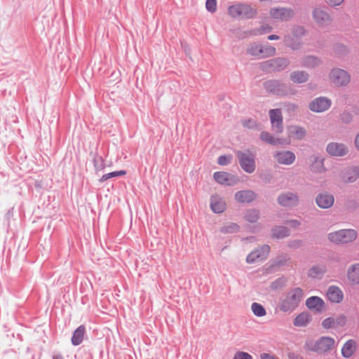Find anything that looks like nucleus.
<instances>
[{
  "label": "nucleus",
  "mask_w": 359,
  "mask_h": 359,
  "mask_svg": "<svg viewBox=\"0 0 359 359\" xmlns=\"http://www.w3.org/2000/svg\"><path fill=\"white\" fill-rule=\"evenodd\" d=\"M228 13L233 18L248 20L255 18L257 10L248 4L238 3L229 6Z\"/></svg>",
  "instance_id": "obj_3"
},
{
  "label": "nucleus",
  "mask_w": 359,
  "mask_h": 359,
  "mask_svg": "<svg viewBox=\"0 0 359 359\" xmlns=\"http://www.w3.org/2000/svg\"><path fill=\"white\" fill-rule=\"evenodd\" d=\"M260 140L262 142H264L271 145H278L283 144V140L279 138H275L269 132L262 131L260 133Z\"/></svg>",
  "instance_id": "obj_31"
},
{
  "label": "nucleus",
  "mask_w": 359,
  "mask_h": 359,
  "mask_svg": "<svg viewBox=\"0 0 359 359\" xmlns=\"http://www.w3.org/2000/svg\"><path fill=\"white\" fill-rule=\"evenodd\" d=\"M226 207L224 200L218 196H212L210 198V208L212 211L217 214L222 213L225 211Z\"/></svg>",
  "instance_id": "obj_19"
},
{
  "label": "nucleus",
  "mask_w": 359,
  "mask_h": 359,
  "mask_svg": "<svg viewBox=\"0 0 359 359\" xmlns=\"http://www.w3.org/2000/svg\"><path fill=\"white\" fill-rule=\"evenodd\" d=\"M262 46L259 44H252L247 50L248 54L252 56H259L262 54Z\"/></svg>",
  "instance_id": "obj_42"
},
{
  "label": "nucleus",
  "mask_w": 359,
  "mask_h": 359,
  "mask_svg": "<svg viewBox=\"0 0 359 359\" xmlns=\"http://www.w3.org/2000/svg\"><path fill=\"white\" fill-rule=\"evenodd\" d=\"M255 192L250 190L239 191L235 194L236 201L241 203H250L255 199Z\"/></svg>",
  "instance_id": "obj_21"
},
{
  "label": "nucleus",
  "mask_w": 359,
  "mask_h": 359,
  "mask_svg": "<svg viewBox=\"0 0 359 359\" xmlns=\"http://www.w3.org/2000/svg\"><path fill=\"white\" fill-rule=\"evenodd\" d=\"M311 321V316L308 312H302L293 320L296 327H305Z\"/></svg>",
  "instance_id": "obj_26"
},
{
  "label": "nucleus",
  "mask_w": 359,
  "mask_h": 359,
  "mask_svg": "<svg viewBox=\"0 0 359 359\" xmlns=\"http://www.w3.org/2000/svg\"><path fill=\"white\" fill-rule=\"evenodd\" d=\"M286 224L290 225L292 228H297L300 226L301 222L297 219H290L287 221Z\"/></svg>",
  "instance_id": "obj_55"
},
{
  "label": "nucleus",
  "mask_w": 359,
  "mask_h": 359,
  "mask_svg": "<svg viewBox=\"0 0 359 359\" xmlns=\"http://www.w3.org/2000/svg\"><path fill=\"white\" fill-rule=\"evenodd\" d=\"M233 359H253L252 356L248 353L244 351H238L234 355Z\"/></svg>",
  "instance_id": "obj_50"
},
{
  "label": "nucleus",
  "mask_w": 359,
  "mask_h": 359,
  "mask_svg": "<svg viewBox=\"0 0 359 359\" xmlns=\"http://www.w3.org/2000/svg\"><path fill=\"white\" fill-rule=\"evenodd\" d=\"M272 18L280 21H288L294 15V10L290 8H272L269 11Z\"/></svg>",
  "instance_id": "obj_13"
},
{
  "label": "nucleus",
  "mask_w": 359,
  "mask_h": 359,
  "mask_svg": "<svg viewBox=\"0 0 359 359\" xmlns=\"http://www.w3.org/2000/svg\"><path fill=\"white\" fill-rule=\"evenodd\" d=\"M243 126L249 129H254L257 128V124L255 120L249 118L243 121Z\"/></svg>",
  "instance_id": "obj_51"
},
{
  "label": "nucleus",
  "mask_w": 359,
  "mask_h": 359,
  "mask_svg": "<svg viewBox=\"0 0 359 359\" xmlns=\"http://www.w3.org/2000/svg\"><path fill=\"white\" fill-rule=\"evenodd\" d=\"M322 326L325 329L334 328V318L332 317L327 318L322 321Z\"/></svg>",
  "instance_id": "obj_46"
},
{
  "label": "nucleus",
  "mask_w": 359,
  "mask_h": 359,
  "mask_svg": "<svg viewBox=\"0 0 359 359\" xmlns=\"http://www.w3.org/2000/svg\"><path fill=\"white\" fill-rule=\"evenodd\" d=\"M273 157L278 163L286 165L292 164L296 158L294 153L291 151H276Z\"/></svg>",
  "instance_id": "obj_15"
},
{
  "label": "nucleus",
  "mask_w": 359,
  "mask_h": 359,
  "mask_svg": "<svg viewBox=\"0 0 359 359\" xmlns=\"http://www.w3.org/2000/svg\"><path fill=\"white\" fill-rule=\"evenodd\" d=\"M327 271V267L324 264H320L312 266L309 272L308 276L312 278H320Z\"/></svg>",
  "instance_id": "obj_30"
},
{
  "label": "nucleus",
  "mask_w": 359,
  "mask_h": 359,
  "mask_svg": "<svg viewBox=\"0 0 359 359\" xmlns=\"http://www.w3.org/2000/svg\"><path fill=\"white\" fill-rule=\"evenodd\" d=\"M93 165L96 171L102 170L105 168L104 161L103 158L99 155H95L94 156Z\"/></svg>",
  "instance_id": "obj_40"
},
{
  "label": "nucleus",
  "mask_w": 359,
  "mask_h": 359,
  "mask_svg": "<svg viewBox=\"0 0 359 359\" xmlns=\"http://www.w3.org/2000/svg\"><path fill=\"white\" fill-rule=\"evenodd\" d=\"M53 359H64L63 356L61 354H57L53 355Z\"/></svg>",
  "instance_id": "obj_63"
},
{
  "label": "nucleus",
  "mask_w": 359,
  "mask_h": 359,
  "mask_svg": "<svg viewBox=\"0 0 359 359\" xmlns=\"http://www.w3.org/2000/svg\"><path fill=\"white\" fill-rule=\"evenodd\" d=\"M288 358L289 359H304L303 356L296 354L294 353H289Z\"/></svg>",
  "instance_id": "obj_57"
},
{
  "label": "nucleus",
  "mask_w": 359,
  "mask_h": 359,
  "mask_svg": "<svg viewBox=\"0 0 359 359\" xmlns=\"http://www.w3.org/2000/svg\"><path fill=\"white\" fill-rule=\"evenodd\" d=\"M306 29L303 26L297 25L292 29V36L297 39H300L306 34Z\"/></svg>",
  "instance_id": "obj_41"
},
{
  "label": "nucleus",
  "mask_w": 359,
  "mask_h": 359,
  "mask_svg": "<svg viewBox=\"0 0 359 359\" xmlns=\"http://www.w3.org/2000/svg\"><path fill=\"white\" fill-rule=\"evenodd\" d=\"M236 155L240 166L245 172L250 174L255 170V156L250 150L237 151Z\"/></svg>",
  "instance_id": "obj_6"
},
{
  "label": "nucleus",
  "mask_w": 359,
  "mask_h": 359,
  "mask_svg": "<svg viewBox=\"0 0 359 359\" xmlns=\"http://www.w3.org/2000/svg\"><path fill=\"white\" fill-rule=\"evenodd\" d=\"M303 242L301 240H293L288 243V247L291 248H299L302 246Z\"/></svg>",
  "instance_id": "obj_53"
},
{
  "label": "nucleus",
  "mask_w": 359,
  "mask_h": 359,
  "mask_svg": "<svg viewBox=\"0 0 359 359\" xmlns=\"http://www.w3.org/2000/svg\"><path fill=\"white\" fill-rule=\"evenodd\" d=\"M270 252V247L269 245H263L257 249L252 251L246 257V262L252 264L257 261L265 260Z\"/></svg>",
  "instance_id": "obj_11"
},
{
  "label": "nucleus",
  "mask_w": 359,
  "mask_h": 359,
  "mask_svg": "<svg viewBox=\"0 0 359 359\" xmlns=\"http://www.w3.org/2000/svg\"><path fill=\"white\" fill-rule=\"evenodd\" d=\"M266 91L271 95L285 97L296 94V90L290 84L283 83L278 79H271L263 83Z\"/></svg>",
  "instance_id": "obj_2"
},
{
  "label": "nucleus",
  "mask_w": 359,
  "mask_h": 359,
  "mask_svg": "<svg viewBox=\"0 0 359 359\" xmlns=\"http://www.w3.org/2000/svg\"><path fill=\"white\" fill-rule=\"evenodd\" d=\"M213 177L215 180L220 184L224 185H231V178L232 175L228 172H215L213 175Z\"/></svg>",
  "instance_id": "obj_27"
},
{
  "label": "nucleus",
  "mask_w": 359,
  "mask_h": 359,
  "mask_svg": "<svg viewBox=\"0 0 359 359\" xmlns=\"http://www.w3.org/2000/svg\"><path fill=\"white\" fill-rule=\"evenodd\" d=\"M334 51L339 57L344 56L348 53V48L345 45L337 43L334 47Z\"/></svg>",
  "instance_id": "obj_43"
},
{
  "label": "nucleus",
  "mask_w": 359,
  "mask_h": 359,
  "mask_svg": "<svg viewBox=\"0 0 359 359\" xmlns=\"http://www.w3.org/2000/svg\"><path fill=\"white\" fill-rule=\"evenodd\" d=\"M240 226L235 222H226L220 228V232L224 234L234 233L238 232Z\"/></svg>",
  "instance_id": "obj_35"
},
{
  "label": "nucleus",
  "mask_w": 359,
  "mask_h": 359,
  "mask_svg": "<svg viewBox=\"0 0 359 359\" xmlns=\"http://www.w3.org/2000/svg\"><path fill=\"white\" fill-rule=\"evenodd\" d=\"M313 161L311 164V170L313 172L321 173L325 170L324 158L320 156H313Z\"/></svg>",
  "instance_id": "obj_32"
},
{
  "label": "nucleus",
  "mask_w": 359,
  "mask_h": 359,
  "mask_svg": "<svg viewBox=\"0 0 359 359\" xmlns=\"http://www.w3.org/2000/svg\"><path fill=\"white\" fill-rule=\"evenodd\" d=\"M347 277L352 284H359V263L354 264L348 270Z\"/></svg>",
  "instance_id": "obj_29"
},
{
  "label": "nucleus",
  "mask_w": 359,
  "mask_h": 359,
  "mask_svg": "<svg viewBox=\"0 0 359 359\" xmlns=\"http://www.w3.org/2000/svg\"><path fill=\"white\" fill-rule=\"evenodd\" d=\"M278 203L285 208L296 207L299 203V198L296 193L284 192L280 194L277 198Z\"/></svg>",
  "instance_id": "obj_9"
},
{
  "label": "nucleus",
  "mask_w": 359,
  "mask_h": 359,
  "mask_svg": "<svg viewBox=\"0 0 359 359\" xmlns=\"http://www.w3.org/2000/svg\"><path fill=\"white\" fill-rule=\"evenodd\" d=\"M334 202V198L332 194L327 192H323L317 195L316 203L317 205L322 209H327L332 207Z\"/></svg>",
  "instance_id": "obj_17"
},
{
  "label": "nucleus",
  "mask_w": 359,
  "mask_h": 359,
  "mask_svg": "<svg viewBox=\"0 0 359 359\" xmlns=\"http://www.w3.org/2000/svg\"><path fill=\"white\" fill-rule=\"evenodd\" d=\"M276 72H281L289 66L290 62L289 59L283 57L274 58Z\"/></svg>",
  "instance_id": "obj_36"
},
{
  "label": "nucleus",
  "mask_w": 359,
  "mask_h": 359,
  "mask_svg": "<svg viewBox=\"0 0 359 359\" xmlns=\"http://www.w3.org/2000/svg\"><path fill=\"white\" fill-rule=\"evenodd\" d=\"M344 0H326V2L331 6H339Z\"/></svg>",
  "instance_id": "obj_56"
},
{
  "label": "nucleus",
  "mask_w": 359,
  "mask_h": 359,
  "mask_svg": "<svg viewBox=\"0 0 359 359\" xmlns=\"http://www.w3.org/2000/svg\"><path fill=\"white\" fill-rule=\"evenodd\" d=\"M205 8L210 13H215L217 10V0H207Z\"/></svg>",
  "instance_id": "obj_47"
},
{
  "label": "nucleus",
  "mask_w": 359,
  "mask_h": 359,
  "mask_svg": "<svg viewBox=\"0 0 359 359\" xmlns=\"http://www.w3.org/2000/svg\"><path fill=\"white\" fill-rule=\"evenodd\" d=\"M290 137H292L297 140H302L306 136V130L299 126H290L287 128Z\"/></svg>",
  "instance_id": "obj_28"
},
{
  "label": "nucleus",
  "mask_w": 359,
  "mask_h": 359,
  "mask_svg": "<svg viewBox=\"0 0 359 359\" xmlns=\"http://www.w3.org/2000/svg\"><path fill=\"white\" fill-rule=\"evenodd\" d=\"M231 156H226V155H222L219 156L217 159V163L220 165H226L231 163Z\"/></svg>",
  "instance_id": "obj_49"
},
{
  "label": "nucleus",
  "mask_w": 359,
  "mask_h": 359,
  "mask_svg": "<svg viewBox=\"0 0 359 359\" xmlns=\"http://www.w3.org/2000/svg\"><path fill=\"white\" fill-rule=\"evenodd\" d=\"M322 60L315 55H305L301 60V66L307 69H314L322 64Z\"/></svg>",
  "instance_id": "obj_20"
},
{
  "label": "nucleus",
  "mask_w": 359,
  "mask_h": 359,
  "mask_svg": "<svg viewBox=\"0 0 359 359\" xmlns=\"http://www.w3.org/2000/svg\"><path fill=\"white\" fill-rule=\"evenodd\" d=\"M303 297V290L299 287H293L280 298L278 307L282 312L291 313L299 306Z\"/></svg>",
  "instance_id": "obj_1"
},
{
  "label": "nucleus",
  "mask_w": 359,
  "mask_h": 359,
  "mask_svg": "<svg viewBox=\"0 0 359 359\" xmlns=\"http://www.w3.org/2000/svg\"><path fill=\"white\" fill-rule=\"evenodd\" d=\"M352 115L348 112H344L341 114V120L343 123H348L352 121Z\"/></svg>",
  "instance_id": "obj_52"
},
{
  "label": "nucleus",
  "mask_w": 359,
  "mask_h": 359,
  "mask_svg": "<svg viewBox=\"0 0 359 359\" xmlns=\"http://www.w3.org/2000/svg\"><path fill=\"white\" fill-rule=\"evenodd\" d=\"M357 236V231L354 229H340L329 233L327 239L331 243L337 245L346 244L354 241Z\"/></svg>",
  "instance_id": "obj_4"
},
{
  "label": "nucleus",
  "mask_w": 359,
  "mask_h": 359,
  "mask_svg": "<svg viewBox=\"0 0 359 359\" xmlns=\"http://www.w3.org/2000/svg\"><path fill=\"white\" fill-rule=\"evenodd\" d=\"M246 221L250 223H255L259 219V211L257 209H250L247 210L245 215Z\"/></svg>",
  "instance_id": "obj_37"
},
{
  "label": "nucleus",
  "mask_w": 359,
  "mask_h": 359,
  "mask_svg": "<svg viewBox=\"0 0 359 359\" xmlns=\"http://www.w3.org/2000/svg\"><path fill=\"white\" fill-rule=\"evenodd\" d=\"M326 151L332 156L341 157L346 155L348 149L344 144L333 142L327 145Z\"/></svg>",
  "instance_id": "obj_14"
},
{
  "label": "nucleus",
  "mask_w": 359,
  "mask_h": 359,
  "mask_svg": "<svg viewBox=\"0 0 359 359\" xmlns=\"http://www.w3.org/2000/svg\"><path fill=\"white\" fill-rule=\"evenodd\" d=\"M355 144L357 149H359V133L356 135L355 139Z\"/></svg>",
  "instance_id": "obj_62"
},
{
  "label": "nucleus",
  "mask_w": 359,
  "mask_h": 359,
  "mask_svg": "<svg viewBox=\"0 0 359 359\" xmlns=\"http://www.w3.org/2000/svg\"><path fill=\"white\" fill-rule=\"evenodd\" d=\"M346 324V318L344 315H339L334 318L335 327H344Z\"/></svg>",
  "instance_id": "obj_48"
},
{
  "label": "nucleus",
  "mask_w": 359,
  "mask_h": 359,
  "mask_svg": "<svg viewBox=\"0 0 359 359\" xmlns=\"http://www.w3.org/2000/svg\"><path fill=\"white\" fill-rule=\"evenodd\" d=\"M126 174V170H118V171H114V172L109 173L110 178L123 176V175H125Z\"/></svg>",
  "instance_id": "obj_54"
},
{
  "label": "nucleus",
  "mask_w": 359,
  "mask_h": 359,
  "mask_svg": "<svg viewBox=\"0 0 359 359\" xmlns=\"http://www.w3.org/2000/svg\"><path fill=\"white\" fill-rule=\"evenodd\" d=\"M251 309L253 314L257 317H263L266 314L265 308L261 304L257 302L252 304Z\"/></svg>",
  "instance_id": "obj_39"
},
{
  "label": "nucleus",
  "mask_w": 359,
  "mask_h": 359,
  "mask_svg": "<svg viewBox=\"0 0 359 359\" xmlns=\"http://www.w3.org/2000/svg\"><path fill=\"white\" fill-rule=\"evenodd\" d=\"M356 350V343L353 339H349L345 342L341 348V355L343 357L348 358L351 357Z\"/></svg>",
  "instance_id": "obj_24"
},
{
  "label": "nucleus",
  "mask_w": 359,
  "mask_h": 359,
  "mask_svg": "<svg viewBox=\"0 0 359 359\" xmlns=\"http://www.w3.org/2000/svg\"><path fill=\"white\" fill-rule=\"evenodd\" d=\"M290 80L295 83H306L309 79V74L302 70L293 71L290 75Z\"/></svg>",
  "instance_id": "obj_25"
},
{
  "label": "nucleus",
  "mask_w": 359,
  "mask_h": 359,
  "mask_svg": "<svg viewBox=\"0 0 359 359\" xmlns=\"http://www.w3.org/2000/svg\"><path fill=\"white\" fill-rule=\"evenodd\" d=\"M283 41L286 46L290 48L292 50H298L302 46L300 40L291 35L285 36Z\"/></svg>",
  "instance_id": "obj_34"
},
{
  "label": "nucleus",
  "mask_w": 359,
  "mask_h": 359,
  "mask_svg": "<svg viewBox=\"0 0 359 359\" xmlns=\"http://www.w3.org/2000/svg\"><path fill=\"white\" fill-rule=\"evenodd\" d=\"M335 346V341L330 337H321L315 343L306 342L305 348L318 353H325L332 351Z\"/></svg>",
  "instance_id": "obj_5"
},
{
  "label": "nucleus",
  "mask_w": 359,
  "mask_h": 359,
  "mask_svg": "<svg viewBox=\"0 0 359 359\" xmlns=\"http://www.w3.org/2000/svg\"><path fill=\"white\" fill-rule=\"evenodd\" d=\"M306 307L311 311L318 313H322L325 309V304L323 299L317 296L309 297L306 301Z\"/></svg>",
  "instance_id": "obj_16"
},
{
  "label": "nucleus",
  "mask_w": 359,
  "mask_h": 359,
  "mask_svg": "<svg viewBox=\"0 0 359 359\" xmlns=\"http://www.w3.org/2000/svg\"><path fill=\"white\" fill-rule=\"evenodd\" d=\"M276 49L271 46H262V54L263 57L273 56L276 54Z\"/></svg>",
  "instance_id": "obj_44"
},
{
  "label": "nucleus",
  "mask_w": 359,
  "mask_h": 359,
  "mask_svg": "<svg viewBox=\"0 0 359 359\" xmlns=\"http://www.w3.org/2000/svg\"><path fill=\"white\" fill-rule=\"evenodd\" d=\"M313 18L320 27H327L331 24L332 19L327 9L315 8L312 12Z\"/></svg>",
  "instance_id": "obj_8"
},
{
  "label": "nucleus",
  "mask_w": 359,
  "mask_h": 359,
  "mask_svg": "<svg viewBox=\"0 0 359 359\" xmlns=\"http://www.w3.org/2000/svg\"><path fill=\"white\" fill-rule=\"evenodd\" d=\"M110 179L109 173L103 175L99 180L100 182H104L107 180Z\"/></svg>",
  "instance_id": "obj_60"
},
{
  "label": "nucleus",
  "mask_w": 359,
  "mask_h": 359,
  "mask_svg": "<svg viewBox=\"0 0 359 359\" xmlns=\"http://www.w3.org/2000/svg\"><path fill=\"white\" fill-rule=\"evenodd\" d=\"M86 333V326L84 325H79L73 332L71 342L74 346L80 345Z\"/></svg>",
  "instance_id": "obj_23"
},
{
  "label": "nucleus",
  "mask_w": 359,
  "mask_h": 359,
  "mask_svg": "<svg viewBox=\"0 0 359 359\" xmlns=\"http://www.w3.org/2000/svg\"><path fill=\"white\" fill-rule=\"evenodd\" d=\"M327 297L332 303H340L344 299V294L341 290L334 285H331L327 291Z\"/></svg>",
  "instance_id": "obj_18"
},
{
  "label": "nucleus",
  "mask_w": 359,
  "mask_h": 359,
  "mask_svg": "<svg viewBox=\"0 0 359 359\" xmlns=\"http://www.w3.org/2000/svg\"><path fill=\"white\" fill-rule=\"evenodd\" d=\"M272 29V27L269 25H263L261 27V34L271 32Z\"/></svg>",
  "instance_id": "obj_59"
},
{
  "label": "nucleus",
  "mask_w": 359,
  "mask_h": 359,
  "mask_svg": "<svg viewBox=\"0 0 359 359\" xmlns=\"http://www.w3.org/2000/svg\"><path fill=\"white\" fill-rule=\"evenodd\" d=\"M271 233L273 238L280 239L288 237L290 234V231L285 226H276L271 229Z\"/></svg>",
  "instance_id": "obj_33"
},
{
  "label": "nucleus",
  "mask_w": 359,
  "mask_h": 359,
  "mask_svg": "<svg viewBox=\"0 0 359 359\" xmlns=\"http://www.w3.org/2000/svg\"><path fill=\"white\" fill-rule=\"evenodd\" d=\"M279 39H280L279 36L276 35V34H271L268 36V39L270 41L278 40Z\"/></svg>",
  "instance_id": "obj_61"
},
{
  "label": "nucleus",
  "mask_w": 359,
  "mask_h": 359,
  "mask_svg": "<svg viewBox=\"0 0 359 359\" xmlns=\"http://www.w3.org/2000/svg\"><path fill=\"white\" fill-rule=\"evenodd\" d=\"M332 105V100L327 97H318L313 99L309 105L311 111L316 113H322L327 111Z\"/></svg>",
  "instance_id": "obj_10"
},
{
  "label": "nucleus",
  "mask_w": 359,
  "mask_h": 359,
  "mask_svg": "<svg viewBox=\"0 0 359 359\" xmlns=\"http://www.w3.org/2000/svg\"><path fill=\"white\" fill-rule=\"evenodd\" d=\"M284 110L289 114H293L297 109V105L292 102H285L283 104Z\"/></svg>",
  "instance_id": "obj_45"
},
{
  "label": "nucleus",
  "mask_w": 359,
  "mask_h": 359,
  "mask_svg": "<svg viewBox=\"0 0 359 359\" xmlns=\"http://www.w3.org/2000/svg\"><path fill=\"white\" fill-rule=\"evenodd\" d=\"M359 178V167L353 166L344 170L342 175L343 181L346 183L355 182Z\"/></svg>",
  "instance_id": "obj_22"
},
{
  "label": "nucleus",
  "mask_w": 359,
  "mask_h": 359,
  "mask_svg": "<svg viewBox=\"0 0 359 359\" xmlns=\"http://www.w3.org/2000/svg\"><path fill=\"white\" fill-rule=\"evenodd\" d=\"M330 79L336 86H345L350 81V75L342 69L334 68L330 73Z\"/></svg>",
  "instance_id": "obj_7"
},
{
  "label": "nucleus",
  "mask_w": 359,
  "mask_h": 359,
  "mask_svg": "<svg viewBox=\"0 0 359 359\" xmlns=\"http://www.w3.org/2000/svg\"><path fill=\"white\" fill-rule=\"evenodd\" d=\"M260 68L266 73L276 72L274 58L262 62Z\"/></svg>",
  "instance_id": "obj_38"
},
{
  "label": "nucleus",
  "mask_w": 359,
  "mask_h": 359,
  "mask_svg": "<svg viewBox=\"0 0 359 359\" xmlns=\"http://www.w3.org/2000/svg\"><path fill=\"white\" fill-rule=\"evenodd\" d=\"M261 359H276V358L269 353H264L260 355Z\"/></svg>",
  "instance_id": "obj_58"
},
{
  "label": "nucleus",
  "mask_w": 359,
  "mask_h": 359,
  "mask_svg": "<svg viewBox=\"0 0 359 359\" xmlns=\"http://www.w3.org/2000/svg\"><path fill=\"white\" fill-rule=\"evenodd\" d=\"M273 130L279 134L283 130V115L280 109H270L269 111Z\"/></svg>",
  "instance_id": "obj_12"
}]
</instances>
